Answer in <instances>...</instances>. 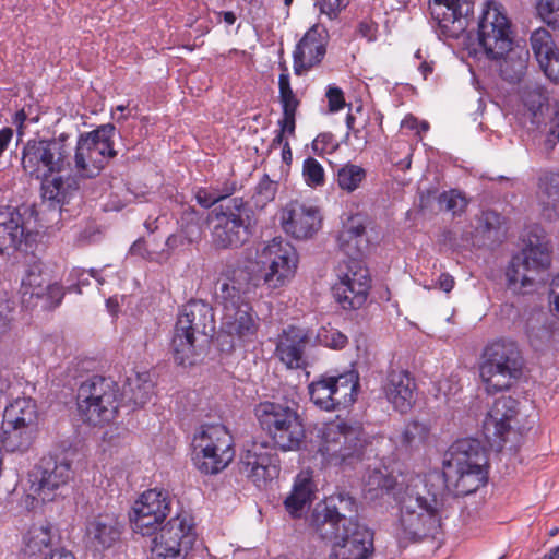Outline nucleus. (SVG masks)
I'll list each match as a JSON object with an SVG mask.
<instances>
[{
    "mask_svg": "<svg viewBox=\"0 0 559 559\" xmlns=\"http://www.w3.org/2000/svg\"><path fill=\"white\" fill-rule=\"evenodd\" d=\"M355 512L354 499L342 493L316 506L311 525L320 538L330 542L328 559H372L373 532L352 519Z\"/></svg>",
    "mask_w": 559,
    "mask_h": 559,
    "instance_id": "f257e3e1",
    "label": "nucleus"
},
{
    "mask_svg": "<svg viewBox=\"0 0 559 559\" xmlns=\"http://www.w3.org/2000/svg\"><path fill=\"white\" fill-rule=\"evenodd\" d=\"M246 271H226L218 282L216 297L222 306V330L239 344L257 337L260 319L249 302L254 284Z\"/></svg>",
    "mask_w": 559,
    "mask_h": 559,
    "instance_id": "f03ea898",
    "label": "nucleus"
},
{
    "mask_svg": "<svg viewBox=\"0 0 559 559\" xmlns=\"http://www.w3.org/2000/svg\"><path fill=\"white\" fill-rule=\"evenodd\" d=\"M445 485L456 496L475 492L487 481V455L476 439L455 441L443 455Z\"/></svg>",
    "mask_w": 559,
    "mask_h": 559,
    "instance_id": "7ed1b4c3",
    "label": "nucleus"
},
{
    "mask_svg": "<svg viewBox=\"0 0 559 559\" xmlns=\"http://www.w3.org/2000/svg\"><path fill=\"white\" fill-rule=\"evenodd\" d=\"M298 254L285 239L273 238L258 250L255 262L230 271H246L254 284V290L263 284L274 290L287 286L296 275Z\"/></svg>",
    "mask_w": 559,
    "mask_h": 559,
    "instance_id": "20e7f679",
    "label": "nucleus"
},
{
    "mask_svg": "<svg viewBox=\"0 0 559 559\" xmlns=\"http://www.w3.org/2000/svg\"><path fill=\"white\" fill-rule=\"evenodd\" d=\"M522 357L518 344L498 340L488 344L481 355L479 377L489 394L509 390L521 377Z\"/></svg>",
    "mask_w": 559,
    "mask_h": 559,
    "instance_id": "39448f33",
    "label": "nucleus"
},
{
    "mask_svg": "<svg viewBox=\"0 0 559 559\" xmlns=\"http://www.w3.org/2000/svg\"><path fill=\"white\" fill-rule=\"evenodd\" d=\"M319 453L333 466L352 465L361 457L362 429L342 419L330 421L319 430Z\"/></svg>",
    "mask_w": 559,
    "mask_h": 559,
    "instance_id": "423d86ee",
    "label": "nucleus"
},
{
    "mask_svg": "<svg viewBox=\"0 0 559 559\" xmlns=\"http://www.w3.org/2000/svg\"><path fill=\"white\" fill-rule=\"evenodd\" d=\"M399 504L394 524L397 538L417 540L440 525L439 503L436 498L406 491Z\"/></svg>",
    "mask_w": 559,
    "mask_h": 559,
    "instance_id": "0eeeda50",
    "label": "nucleus"
},
{
    "mask_svg": "<svg viewBox=\"0 0 559 559\" xmlns=\"http://www.w3.org/2000/svg\"><path fill=\"white\" fill-rule=\"evenodd\" d=\"M260 427L282 451H296L305 439V428L297 412L287 405L262 402L254 409Z\"/></svg>",
    "mask_w": 559,
    "mask_h": 559,
    "instance_id": "6e6552de",
    "label": "nucleus"
},
{
    "mask_svg": "<svg viewBox=\"0 0 559 559\" xmlns=\"http://www.w3.org/2000/svg\"><path fill=\"white\" fill-rule=\"evenodd\" d=\"M67 140L64 134L49 140H28L22 148L23 171L36 180L64 171L70 166L71 151Z\"/></svg>",
    "mask_w": 559,
    "mask_h": 559,
    "instance_id": "1a4fd4ad",
    "label": "nucleus"
},
{
    "mask_svg": "<svg viewBox=\"0 0 559 559\" xmlns=\"http://www.w3.org/2000/svg\"><path fill=\"white\" fill-rule=\"evenodd\" d=\"M233 438L221 424L204 425L192 439V455L197 468L204 474H217L234 459Z\"/></svg>",
    "mask_w": 559,
    "mask_h": 559,
    "instance_id": "9d476101",
    "label": "nucleus"
},
{
    "mask_svg": "<svg viewBox=\"0 0 559 559\" xmlns=\"http://www.w3.org/2000/svg\"><path fill=\"white\" fill-rule=\"evenodd\" d=\"M209 223L212 245L217 249L242 246L251 237L255 225L252 211L236 199L233 206L214 210L209 216Z\"/></svg>",
    "mask_w": 559,
    "mask_h": 559,
    "instance_id": "9b49d317",
    "label": "nucleus"
},
{
    "mask_svg": "<svg viewBox=\"0 0 559 559\" xmlns=\"http://www.w3.org/2000/svg\"><path fill=\"white\" fill-rule=\"evenodd\" d=\"M118 384L111 379L93 377L84 381L76 394L78 412L92 425L108 423L118 409Z\"/></svg>",
    "mask_w": 559,
    "mask_h": 559,
    "instance_id": "f8f14e48",
    "label": "nucleus"
},
{
    "mask_svg": "<svg viewBox=\"0 0 559 559\" xmlns=\"http://www.w3.org/2000/svg\"><path fill=\"white\" fill-rule=\"evenodd\" d=\"M114 134L115 127L104 124L80 135L74 152V166L80 176L93 178L99 175L109 159L116 156L111 141Z\"/></svg>",
    "mask_w": 559,
    "mask_h": 559,
    "instance_id": "ddd939ff",
    "label": "nucleus"
},
{
    "mask_svg": "<svg viewBox=\"0 0 559 559\" xmlns=\"http://www.w3.org/2000/svg\"><path fill=\"white\" fill-rule=\"evenodd\" d=\"M358 388L357 372L347 371L338 376L321 377L309 384L308 391L316 406L332 412L353 405L358 394Z\"/></svg>",
    "mask_w": 559,
    "mask_h": 559,
    "instance_id": "4468645a",
    "label": "nucleus"
},
{
    "mask_svg": "<svg viewBox=\"0 0 559 559\" xmlns=\"http://www.w3.org/2000/svg\"><path fill=\"white\" fill-rule=\"evenodd\" d=\"M479 44L488 58H500L513 44L511 22L503 5L488 0L478 23Z\"/></svg>",
    "mask_w": 559,
    "mask_h": 559,
    "instance_id": "2eb2a0df",
    "label": "nucleus"
},
{
    "mask_svg": "<svg viewBox=\"0 0 559 559\" xmlns=\"http://www.w3.org/2000/svg\"><path fill=\"white\" fill-rule=\"evenodd\" d=\"M27 479L29 495L49 502L63 495L73 479V471L68 460L46 457L28 473Z\"/></svg>",
    "mask_w": 559,
    "mask_h": 559,
    "instance_id": "dca6fc26",
    "label": "nucleus"
},
{
    "mask_svg": "<svg viewBox=\"0 0 559 559\" xmlns=\"http://www.w3.org/2000/svg\"><path fill=\"white\" fill-rule=\"evenodd\" d=\"M170 511L169 497L163 489H148L133 503L130 522L135 533L151 536L156 533Z\"/></svg>",
    "mask_w": 559,
    "mask_h": 559,
    "instance_id": "f3484780",
    "label": "nucleus"
},
{
    "mask_svg": "<svg viewBox=\"0 0 559 559\" xmlns=\"http://www.w3.org/2000/svg\"><path fill=\"white\" fill-rule=\"evenodd\" d=\"M194 543L192 524L187 515L171 518L153 539L152 559H176Z\"/></svg>",
    "mask_w": 559,
    "mask_h": 559,
    "instance_id": "a211bd4d",
    "label": "nucleus"
},
{
    "mask_svg": "<svg viewBox=\"0 0 559 559\" xmlns=\"http://www.w3.org/2000/svg\"><path fill=\"white\" fill-rule=\"evenodd\" d=\"M240 472L257 487L265 486L278 474L273 447L266 441H253L249 444L240 459Z\"/></svg>",
    "mask_w": 559,
    "mask_h": 559,
    "instance_id": "6ab92c4d",
    "label": "nucleus"
},
{
    "mask_svg": "<svg viewBox=\"0 0 559 559\" xmlns=\"http://www.w3.org/2000/svg\"><path fill=\"white\" fill-rule=\"evenodd\" d=\"M473 0H432L430 12L440 33L448 38H459L469 25Z\"/></svg>",
    "mask_w": 559,
    "mask_h": 559,
    "instance_id": "aec40b11",
    "label": "nucleus"
},
{
    "mask_svg": "<svg viewBox=\"0 0 559 559\" xmlns=\"http://www.w3.org/2000/svg\"><path fill=\"white\" fill-rule=\"evenodd\" d=\"M123 525L115 512H102L85 522L83 542L87 549L103 552L120 539Z\"/></svg>",
    "mask_w": 559,
    "mask_h": 559,
    "instance_id": "412c9836",
    "label": "nucleus"
},
{
    "mask_svg": "<svg viewBox=\"0 0 559 559\" xmlns=\"http://www.w3.org/2000/svg\"><path fill=\"white\" fill-rule=\"evenodd\" d=\"M21 295L26 307L51 309L60 305L64 290L58 283H51L37 267H33L22 280Z\"/></svg>",
    "mask_w": 559,
    "mask_h": 559,
    "instance_id": "4be33fe9",
    "label": "nucleus"
},
{
    "mask_svg": "<svg viewBox=\"0 0 559 559\" xmlns=\"http://www.w3.org/2000/svg\"><path fill=\"white\" fill-rule=\"evenodd\" d=\"M284 231L296 239L311 238L321 227V214L317 206L290 201L281 212Z\"/></svg>",
    "mask_w": 559,
    "mask_h": 559,
    "instance_id": "5701e85b",
    "label": "nucleus"
},
{
    "mask_svg": "<svg viewBox=\"0 0 559 559\" xmlns=\"http://www.w3.org/2000/svg\"><path fill=\"white\" fill-rule=\"evenodd\" d=\"M329 39L326 27L320 23H316L306 32L294 50L296 74H301L323 60Z\"/></svg>",
    "mask_w": 559,
    "mask_h": 559,
    "instance_id": "b1692460",
    "label": "nucleus"
},
{
    "mask_svg": "<svg viewBox=\"0 0 559 559\" xmlns=\"http://www.w3.org/2000/svg\"><path fill=\"white\" fill-rule=\"evenodd\" d=\"M516 401L502 396L495 401L483 421V433L489 442H502L516 416Z\"/></svg>",
    "mask_w": 559,
    "mask_h": 559,
    "instance_id": "393cba45",
    "label": "nucleus"
},
{
    "mask_svg": "<svg viewBox=\"0 0 559 559\" xmlns=\"http://www.w3.org/2000/svg\"><path fill=\"white\" fill-rule=\"evenodd\" d=\"M382 390L392 407L402 414L411 411L416 402L417 385L408 371H390L382 384Z\"/></svg>",
    "mask_w": 559,
    "mask_h": 559,
    "instance_id": "a878e982",
    "label": "nucleus"
},
{
    "mask_svg": "<svg viewBox=\"0 0 559 559\" xmlns=\"http://www.w3.org/2000/svg\"><path fill=\"white\" fill-rule=\"evenodd\" d=\"M308 335L305 330L289 326L278 335L275 356L289 369H298L305 365V347Z\"/></svg>",
    "mask_w": 559,
    "mask_h": 559,
    "instance_id": "bb28decb",
    "label": "nucleus"
},
{
    "mask_svg": "<svg viewBox=\"0 0 559 559\" xmlns=\"http://www.w3.org/2000/svg\"><path fill=\"white\" fill-rule=\"evenodd\" d=\"M531 47L534 56L545 73L554 81H559V50L551 34L546 28H537L531 35Z\"/></svg>",
    "mask_w": 559,
    "mask_h": 559,
    "instance_id": "cd10ccee",
    "label": "nucleus"
},
{
    "mask_svg": "<svg viewBox=\"0 0 559 559\" xmlns=\"http://www.w3.org/2000/svg\"><path fill=\"white\" fill-rule=\"evenodd\" d=\"M535 202L544 217L559 218V173L547 170L538 176Z\"/></svg>",
    "mask_w": 559,
    "mask_h": 559,
    "instance_id": "c85d7f7f",
    "label": "nucleus"
},
{
    "mask_svg": "<svg viewBox=\"0 0 559 559\" xmlns=\"http://www.w3.org/2000/svg\"><path fill=\"white\" fill-rule=\"evenodd\" d=\"M176 324L194 334L209 335L215 330L214 313L209 304L192 300L182 307Z\"/></svg>",
    "mask_w": 559,
    "mask_h": 559,
    "instance_id": "c756f323",
    "label": "nucleus"
},
{
    "mask_svg": "<svg viewBox=\"0 0 559 559\" xmlns=\"http://www.w3.org/2000/svg\"><path fill=\"white\" fill-rule=\"evenodd\" d=\"M341 251L350 259L358 260L368 246L365 235V225L360 216H350L343 225L337 237Z\"/></svg>",
    "mask_w": 559,
    "mask_h": 559,
    "instance_id": "7c9ffc66",
    "label": "nucleus"
},
{
    "mask_svg": "<svg viewBox=\"0 0 559 559\" xmlns=\"http://www.w3.org/2000/svg\"><path fill=\"white\" fill-rule=\"evenodd\" d=\"M41 197L50 206L62 207L76 194V182L70 176L53 175L39 180Z\"/></svg>",
    "mask_w": 559,
    "mask_h": 559,
    "instance_id": "2f4dec72",
    "label": "nucleus"
},
{
    "mask_svg": "<svg viewBox=\"0 0 559 559\" xmlns=\"http://www.w3.org/2000/svg\"><path fill=\"white\" fill-rule=\"evenodd\" d=\"M314 495V484L309 472H300L294 481L290 493L284 500L286 511L294 518H300L310 507Z\"/></svg>",
    "mask_w": 559,
    "mask_h": 559,
    "instance_id": "473e14b6",
    "label": "nucleus"
},
{
    "mask_svg": "<svg viewBox=\"0 0 559 559\" xmlns=\"http://www.w3.org/2000/svg\"><path fill=\"white\" fill-rule=\"evenodd\" d=\"M530 53L528 50L521 45H511L508 50L500 58H492L499 60V70L501 76L512 83L520 82L524 76Z\"/></svg>",
    "mask_w": 559,
    "mask_h": 559,
    "instance_id": "72a5a7b5",
    "label": "nucleus"
},
{
    "mask_svg": "<svg viewBox=\"0 0 559 559\" xmlns=\"http://www.w3.org/2000/svg\"><path fill=\"white\" fill-rule=\"evenodd\" d=\"M28 236L23 217L15 209H0V237L8 239L11 246L19 247Z\"/></svg>",
    "mask_w": 559,
    "mask_h": 559,
    "instance_id": "f704fd0d",
    "label": "nucleus"
},
{
    "mask_svg": "<svg viewBox=\"0 0 559 559\" xmlns=\"http://www.w3.org/2000/svg\"><path fill=\"white\" fill-rule=\"evenodd\" d=\"M519 255L534 275L547 269L551 261L549 243L539 237L528 239L527 245Z\"/></svg>",
    "mask_w": 559,
    "mask_h": 559,
    "instance_id": "c9c22d12",
    "label": "nucleus"
},
{
    "mask_svg": "<svg viewBox=\"0 0 559 559\" xmlns=\"http://www.w3.org/2000/svg\"><path fill=\"white\" fill-rule=\"evenodd\" d=\"M197 334L176 324L171 340L174 358L179 365H192L197 356Z\"/></svg>",
    "mask_w": 559,
    "mask_h": 559,
    "instance_id": "e433bc0d",
    "label": "nucleus"
},
{
    "mask_svg": "<svg viewBox=\"0 0 559 559\" xmlns=\"http://www.w3.org/2000/svg\"><path fill=\"white\" fill-rule=\"evenodd\" d=\"M37 407L31 397H19L9 404L3 413L2 424L35 426Z\"/></svg>",
    "mask_w": 559,
    "mask_h": 559,
    "instance_id": "4c0bfd02",
    "label": "nucleus"
},
{
    "mask_svg": "<svg viewBox=\"0 0 559 559\" xmlns=\"http://www.w3.org/2000/svg\"><path fill=\"white\" fill-rule=\"evenodd\" d=\"M1 441L3 447L11 452L24 451L29 448L34 438L35 426L2 424Z\"/></svg>",
    "mask_w": 559,
    "mask_h": 559,
    "instance_id": "58836bf2",
    "label": "nucleus"
},
{
    "mask_svg": "<svg viewBox=\"0 0 559 559\" xmlns=\"http://www.w3.org/2000/svg\"><path fill=\"white\" fill-rule=\"evenodd\" d=\"M335 284H355L358 293L369 292L370 277L368 270L356 259L340 264Z\"/></svg>",
    "mask_w": 559,
    "mask_h": 559,
    "instance_id": "ea45409f",
    "label": "nucleus"
},
{
    "mask_svg": "<svg viewBox=\"0 0 559 559\" xmlns=\"http://www.w3.org/2000/svg\"><path fill=\"white\" fill-rule=\"evenodd\" d=\"M52 539L51 525L47 522L33 523L23 534V550L36 555L50 546Z\"/></svg>",
    "mask_w": 559,
    "mask_h": 559,
    "instance_id": "a19ab883",
    "label": "nucleus"
},
{
    "mask_svg": "<svg viewBox=\"0 0 559 559\" xmlns=\"http://www.w3.org/2000/svg\"><path fill=\"white\" fill-rule=\"evenodd\" d=\"M396 485V479L386 469L370 471L365 479L366 498L374 500L390 492Z\"/></svg>",
    "mask_w": 559,
    "mask_h": 559,
    "instance_id": "79ce46f5",
    "label": "nucleus"
},
{
    "mask_svg": "<svg viewBox=\"0 0 559 559\" xmlns=\"http://www.w3.org/2000/svg\"><path fill=\"white\" fill-rule=\"evenodd\" d=\"M153 382L148 376L136 373L127 380L123 394L136 406L146 404L153 394Z\"/></svg>",
    "mask_w": 559,
    "mask_h": 559,
    "instance_id": "37998d69",
    "label": "nucleus"
},
{
    "mask_svg": "<svg viewBox=\"0 0 559 559\" xmlns=\"http://www.w3.org/2000/svg\"><path fill=\"white\" fill-rule=\"evenodd\" d=\"M506 275L509 287L514 292H521L523 288L531 286L535 280V275L533 272H530L528 266L519 254L513 257Z\"/></svg>",
    "mask_w": 559,
    "mask_h": 559,
    "instance_id": "c03bdc74",
    "label": "nucleus"
},
{
    "mask_svg": "<svg viewBox=\"0 0 559 559\" xmlns=\"http://www.w3.org/2000/svg\"><path fill=\"white\" fill-rule=\"evenodd\" d=\"M365 179L366 170L356 164L347 163L337 170V186L348 193L356 191Z\"/></svg>",
    "mask_w": 559,
    "mask_h": 559,
    "instance_id": "a18cd8bd",
    "label": "nucleus"
},
{
    "mask_svg": "<svg viewBox=\"0 0 559 559\" xmlns=\"http://www.w3.org/2000/svg\"><path fill=\"white\" fill-rule=\"evenodd\" d=\"M333 295L344 309H356L365 304L368 292L358 293L355 284H334Z\"/></svg>",
    "mask_w": 559,
    "mask_h": 559,
    "instance_id": "49530a36",
    "label": "nucleus"
},
{
    "mask_svg": "<svg viewBox=\"0 0 559 559\" xmlns=\"http://www.w3.org/2000/svg\"><path fill=\"white\" fill-rule=\"evenodd\" d=\"M302 178L308 187L324 186L325 171L323 166L314 157H307L302 164Z\"/></svg>",
    "mask_w": 559,
    "mask_h": 559,
    "instance_id": "de8ad7c7",
    "label": "nucleus"
},
{
    "mask_svg": "<svg viewBox=\"0 0 559 559\" xmlns=\"http://www.w3.org/2000/svg\"><path fill=\"white\" fill-rule=\"evenodd\" d=\"M317 338L320 344L332 349H342L348 343L347 336L331 325L322 326L317 334Z\"/></svg>",
    "mask_w": 559,
    "mask_h": 559,
    "instance_id": "09e8293b",
    "label": "nucleus"
},
{
    "mask_svg": "<svg viewBox=\"0 0 559 559\" xmlns=\"http://www.w3.org/2000/svg\"><path fill=\"white\" fill-rule=\"evenodd\" d=\"M536 10L547 25L559 28V0H537Z\"/></svg>",
    "mask_w": 559,
    "mask_h": 559,
    "instance_id": "8fccbe9b",
    "label": "nucleus"
},
{
    "mask_svg": "<svg viewBox=\"0 0 559 559\" xmlns=\"http://www.w3.org/2000/svg\"><path fill=\"white\" fill-rule=\"evenodd\" d=\"M427 429L424 425L413 421L407 424L400 435V442L405 447H413L425 441Z\"/></svg>",
    "mask_w": 559,
    "mask_h": 559,
    "instance_id": "3c124183",
    "label": "nucleus"
},
{
    "mask_svg": "<svg viewBox=\"0 0 559 559\" xmlns=\"http://www.w3.org/2000/svg\"><path fill=\"white\" fill-rule=\"evenodd\" d=\"M524 105L531 111L533 119H537L538 114L542 111L547 98L539 86L525 92L522 96Z\"/></svg>",
    "mask_w": 559,
    "mask_h": 559,
    "instance_id": "603ef678",
    "label": "nucleus"
},
{
    "mask_svg": "<svg viewBox=\"0 0 559 559\" xmlns=\"http://www.w3.org/2000/svg\"><path fill=\"white\" fill-rule=\"evenodd\" d=\"M440 205H444L447 211L452 212L454 215L464 211L467 205L466 198L456 190L443 192L439 197Z\"/></svg>",
    "mask_w": 559,
    "mask_h": 559,
    "instance_id": "864d4df0",
    "label": "nucleus"
},
{
    "mask_svg": "<svg viewBox=\"0 0 559 559\" xmlns=\"http://www.w3.org/2000/svg\"><path fill=\"white\" fill-rule=\"evenodd\" d=\"M348 3L349 0H314V7L319 13L331 21L336 20Z\"/></svg>",
    "mask_w": 559,
    "mask_h": 559,
    "instance_id": "5fc2aeb1",
    "label": "nucleus"
},
{
    "mask_svg": "<svg viewBox=\"0 0 559 559\" xmlns=\"http://www.w3.org/2000/svg\"><path fill=\"white\" fill-rule=\"evenodd\" d=\"M228 194H230V192L219 194L216 191H207L205 189H200L195 194V199L201 206L209 209L218 201L226 198Z\"/></svg>",
    "mask_w": 559,
    "mask_h": 559,
    "instance_id": "6e6d98bb",
    "label": "nucleus"
},
{
    "mask_svg": "<svg viewBox=\"0 0 559 559\" xmlns=\"http://www.w3.org/2000/svg\"><path fill=\"white\" fill-rule=\"evenodd\" d=\"M329 109L332 112L341 110L345 105L343 92L340 87L329 86L326 91Z\"/></svg>",
    "mask_w": 559,
    "mask_h": 559,
    "instance_id": "4d7b16f0",
    "label": "nucleus"
},
{
    "mask_svg": "<svg viewBox=\"0 0 559 559\" xmlns=\"http://www.w3.org/2000/svg\"><path fill=\"white\" fill-rule=\"evenodd\" d=\"M552 115L550 121L549 133L546 143L551 147L556 141L559 142V102H556L552 106Z\"/></svg>",
    "mask_w": 559,
    "mask_h": 559,
    "instance_id": "13d9d810",
    "label": "nucleus"
},
{
    "mask_svg": "<svg viewBox=\"0 0 559 559\" xmlns=\"http://www.w3.org/2000/svg\"><path fill=\"white\" fill-rule=\"evenodd\" d=\"M378 25L372 21H361L357 27V34L368 41L376 40Z\"/></svg>",
    "mask_w": 559,
    "mask_h": 559,
    "instance_id": "bf43d9fd",
    "label": "nucleus"
},
{
    "mask_svg": "<svg viewBox=\"0 0 559 559\" xmlns=\"http://www.w3.org/2000/svg\"><path fill=\"white\" fill-rule=\"evenodd\" d=\"M11 320L12 317L9 305L0 300V338L9 331Z\"/></svg>",
    "mask_w": 559,
    "mask_h": 559,
    "instance_id": "052dcab7",
    "label": "nucleus"
},
{
    "mask_svg": "<svg viewBox=\"0 0 559 559\" xmlns=\"http://www.w3.org/2000/svg\"><path fill=\"white\" fill-rule=\"evenodd\" d=\"M280 131L285 135H294L295 133V116L283 115L282 119L278 121Z\"/></svg>",
    "mask_w": 559,
    "mask_h": 559,
    "instance_id": "680f3d73",
    "label": "nucleus"
},
{
    "mask_svg": "<svg viewBox=\"0 0 559 559\" xmlns=\"http://www.w3.org/2000/svg\"><path fill=\"white\" fill-rule=\"evenodd\" d=\"M550 298L552 310L559 316V274L556 275L551 282Z\"/></svg>",
    "mask_w": 559,
    "mask_h": 559,
    "instance_id": "e2e57ef3",
    "label": "nucleus"
},
{
    "mask_svg": "<svg viewBox=\"0 0 559 559\" xmlns=\"http://www.w3.org/2000/svg\"><path fill=\"white\" fill-rule=\"evenodd\" d=\"M13 138V129L10 127H4L0 129V157L9 147Z\"/></svg>",
    "mask_w": 559,
    "mask_h": 559,
    "instance_id": "0e129e2a",
    "label": "nucleus"
},
{
    "mask_svg": "<svg viewBox=\"0 0 559 559\" xmlns=\"http://www.w3.org/2000/svg\"><path fill=\"white\" fill-rule=\"evenodd\" d=\"M454 278L449 273H442L436 284V287L444 293H450L454 287Z\"/></svg>",
    "mask_w": 559,
    "mask_h": 559,
    "instance_id": "69168bd1",
    "label": "nucleus"
},
{
    "mask_svg": "<svg viewBox=\"0 0 559 559\" xmlns=\"http://www.w3.org/2000/svg\"><path fill=\"white\" fill-rule=\"evenodd\" d=\"M45 559H76L75 556L66 549H58L51 552L48 557Z\"/></svg>",
    "mask_w": 559,
    "mask_h": 559,
    "instance_id": "338daca9",
    "label": "nucleus"
},
{
    "mask_svg": "<svg viewBox=\"0 0 559 559\" xmlns=\"http://www.w3.org/2000/svg\"><path fill=\"white\" fill-rule=\"evenodd\" d=\"M419 121L414 116H406L402 120V128L417 131Z\"/></svg>",
    "mask_w": 559,
    "mask_h": 559,
    "instance_id": "774afa93",
    "label": "nucleus"
}]
</instances>
